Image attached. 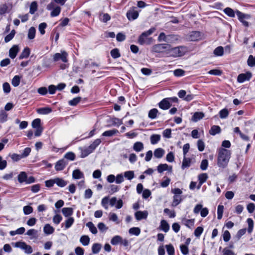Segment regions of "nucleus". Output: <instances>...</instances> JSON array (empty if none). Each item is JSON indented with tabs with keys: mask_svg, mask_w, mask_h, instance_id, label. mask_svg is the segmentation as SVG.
I'll return each mask as SVG.
<instances>
[{
	"mask_svg": "<svg viewBox=\"0 0 255 255\" xmlns=\"http://www.w3.org/2000/svg\"><path fill=\"white\" fill-rule=\"evenodd\" d=\"M143 144L141 142L137 141L134 143L133 149L136 152H139L143 149Z\"/></svg>",
	"mask_w": 255,
	"mask_h": 255,
	"instance_id": "5701e85b",
	"label": "nucleus"
},
{
	"mask_svg": "<svg viewBox=\"0 0 255 255\" xmlns=\"http://www.w3.org/2000/svg\"><path fill=\"white\" fill-rule=\"evenodd\" d=\"M36 29L34 27H31L28 31V38L29 39H33L35 36Z\"/></svg>",
	"mask_w": 255,
	"mask_h": 255,
	"instance_id": "72a5a7b5",
	"label": "nucleus"
},
{
	"mask_svg": "<svg viewBox=\"0 0 255 255\" xmlns=\"http://www.w3.org/2000/svg\"><path fill=\"white\" fill-rule=\"evenodd\" d=\"M158 111L156 109H152L149 111L148 117L151 119H154L156 117Z\"/></svg>",
	"mask_w": 255,
	"mask_h": 255,
	"instance_id": "49530a36",
	"label": "nucleus"
},
{
	"mask_svg": "<svg viewBox=\"0 0 255 255\" xmlns=\"http://www.w3.org/2000/svg\"><path fill=\"white\" fill-rule=\"evenodd\" d=\"M64 157L67 159L73 161L75 159V154L72 152H68L65 154Z\"/></svg>",
	"mask_w": 255,
	"mask_h": 255,
	"instance_id": "13d9d810",
	"label": "nucleus"
},
{
	"mask_svg": "<svg viewBox=\"0 0 255 255\" xmlns=\"http://www.w3.org/2000/svg\"><path fill=\"white\" fill-rule=\"evenodd\" d=\"M160 227L165 232H167L169 230V225L168 223L164 220L161 221Z\"/></svg>",
	"mask_w": 255,
	"mask_h": 255,
	"instance_id": "b1692460",
	"label": "nucleus"
},
{
	"mask_svg": "<svg viewBox=\"0 0 255 255\" xmlns=\"http://www.w3.org/2000/svg\"><path fill=\"white\" fill-rule=\"evenodd\" d=\"M223 255H236L235 253L229 250L227 248H225L223 250Z\"/></svg>",
	"mask_w": 255,
	"mask_h": 255,
	"instance_id": "774afa93",
	"label": "nucleus"
},
{
	"mask_svg": "<svg viewBox=\"0 0 255 255\" xmlns=\"http://www.w3.org/2000/svg\"><path fill=\"white\" fill-rule=\"evenodd\" d=\"M224 11L227 15L231 17H234L235 16L234 11L230 7L225 8Z\"/></svg>",
	"mask_w": 255,
	"mask_h": 255,
	"instance_id": "603ef678",
	"label": "nucleus"
},
{
	"mask_svg": "<svg viewBox=\"0 0 255 255\" xmlns=\"http://www.w3.org/2000/svg\"><path fill=\"white\" fill-rule=\"evenodd\" d=\"M37 112L38 114L46 115L50 113L52 109L49 107H44L37 109Z\"/></svg>",
	"mask_w": 255,
	"mask_h": 255,
	"instance_id": "a878e982",
	"label": "nucleus"
},
{
	"mask_svg": "<svg viewBox=\"0 0 255 255\" xmlns=\"http://www.w3.org/2000/svg\"><path fill=\"white\" fill-rule=\"evenodd\" d=\"M156 29L155 27H151L147 31L142 32L141 35L139 36L138 39V42L140 45L143 44H150L151 43L152 38L151 37H148L149 35L152 34Z\"/></svg>",
	"mask_w": 255,
	"mask_h": 255,
	"instance_id": "7ed1b4c3",
	"label": "nucleus"
},
{
	"mask_svg": "<svg viewBox=\"0 0 255 255\" xmlns=\"http://www.w3.org/2000/svg\"><path fill=\"white\" fill-rule=\"evenodd\" d=\"M119 132V131L116 129H113L112 130H107L104 132L102 134L104 136H112Z\"/></svg>",
	"mask_w": 255,
	"mask_h": 255,
	"instance_id": "c85d7f7f",
	"label": "nucleus"
},
{
	"mask_svg": "<svg viewBox=\"0 0 255 255\" xmlns=\"http://www.w3.org/2000/svg\"><path fill=\"white\" fill-rule=\"evenodd\" d=\"M15 34V31L14 30H12L10 33L5 37L4 41L5 42H8L10 41L13 38Z\"/></svg>",
	"mask_w": 255,
	"mask_h": 255,
	"instance_id": "6e6d98bb",
	"label": "nucleus"
},
{
	"mask_svg": "<svg viewBox=\"0 0 255 255\" xmlns=\"http://www.w3.org/2000/svg\"><path fill=\"white\" fill-rule=\"evenodd\" d=\"M18 51H19V48H18V46L16 45H13L9 49V57L12 59L16 57Z\"/></svg>",
	"mask_w": 255,
	"mask_h": 255,
	"instance_id": "4468645a",
	"label": "nucleus"
},
{
	"mask_svg": "<svg viewBox=\"0 0 255 255\" xmlns=\"http://www.w3.org/2000/svg\"><path fill=\"white\" fill-rule=\"evenodd\" d=\"M67 181H65L62 178H55V184L60 187H63L67 184Z\"/></svg>",
	"mask_w": 255,
	"mask_h": 255,
	"instance_id": "a211bd4d",
	"label": "nucleus"
},
{
	"mask_svg": "<svg viewBox=\"0 0 255 255\" xmlns=\"http://www.w3.org/2000/svg\"><path fill=\"white\" fill-rule=\"evenodd\" d=\"M165 153V150L161 148H156L154 151V156L157 158H161Z\"/></svg>",
	"mask_w": 255,
	"mask_h": 255,
	"instance_id": "2eb2a0df",
	"label": "nucleus"
},
{
	"mask_svg": "<svg viewBox=\"0 0 255 255\" xmlns=\"http://www.w3.org/2000/svg\"><path fill=\"white\" fill-rule=\"evenodd\" d=\"M86 226L89 228L90 232L92 234H96L97 233V229L92 222H88Z\"/></svg>",
	"mask_w": 255,
	"mask_h": 255,
	"instance_id": "c9c22d12",
	"label": "nucleus"
},
{
	"mask_svg": "<svg viewBox=\"0 0 255 255\" xmlns=\"http://www.w3.org/2000/svg\"><path fill=\"white\" fill-rule=\"evenodd\" d=\"M231 157V151L229 150L221 148L219 150L218 156L217 164L219 167L225 168Z\"/></svg>",
	"mask_w": 255,
	"mask_h": 255,
	"instance_id": "f257e3e1",
	"label": "nucleus"
},
{
	"mask_svg": "<svg viewBox=\"0 0 255 255\" xmlns=\"http://www.w3.org/2000/svg\"><path fill=\"white\" fill-rule=\"evenodd\" d=\"M43 231L45 234L50 235L54 232V229L50 225L47 224L44 226Z\"/></svg>",
	"mask_w": 255,
	"mask_h": 255,
	"instance_id": "6ab92c4d",
	"label": "nucleus"
},
{
	"mask_svg": "<svg viewBox=\"0 0 255 255\" xmlns=\"http://www.w3.org/2000/svg\"><path fill=\"white\" fill-rule=\"evenodd\" d=\"M214 54L217 56H221L224 54V48L222 46H218L214 51Z\"/></svg>",
	"mask_w": 255,
	"mask_h": 255,
	"instance_id": "ea45409f",
	"label": "nucleus"
},
{
	"mask_svg": "<svg viewBox=\"0 0 255 255\" xmlns=\"http://www.w3.org/2000/svg\"><path fill=\"white\" fill-rule=\"evenodd\" d=\"M219 115L221 119L226 118L229 115L228 110L226 108L221 110L219 112Z\"/></svg>",
	"mask_w": 255,
	"mask_h": 255,
	"instance_id": "5fc2aeb1",
	"label": "nucleus"
},
{
	"mask_svg": "<svg viewBox=\"0 0 255 255\" xmlns=\"http://www.w3.org/2000/svg\"><path fill=\"white\" fill-rule=\"evenodd\" d=\"M111 56L114 59L118 58L121 56L120 53L118 48H115L112 50L111 51Z\"/></svg>",
	"mask_w": 255,
	"mask_h": 255,
	"instance_id": "a18cd8bd",
	"label": "nucleus"
},
{
	"mask_svg": "<svg viewBox=\"0 0 255 255\" xmlns=\"http://www.w3.org/2000/svg\"><path fill=\"white\" fill-rule=\"evenodd\" d=\"M62 220V217L59 214L55 215L53 218V221L54 224L58 225Z\"/></svg>",
	"mask_w": 255,
	"mask_h": 255,
	"instance_id": "0e129e2a",
	"label": "nucleus"
},
{
	"mask_svg": "<svg viewBox=\"0 0 255 255\" xmlns=\"http://www.w3.org/2000/svg\"><path fill=\"white\" fill-rule=\"evenodd\" d=\"M67 56V53L65 51H62L61 53H56L54 55L53 60L56 62L61 60L62 62L66 63L68 61Z\"/></svg>",
	"mask_w": 255,
	"mask_h": 255,
	"instance_id": "0eeeda50",
	"label": "nucleus"
},
{
	"mask_svg": "<svg viewBox=\"0 0 255 255\" xmlns=\"http://www.w3.org/2000/svg\"><path fill=\"white\" fill-rule=\"evenodd\" d=\"M172 166H168L167 164H160L157 166V171L159 173H161L163 172L164 171L168 170L169 172L172 171Z\"/></svg>",
	"mask_w": 255,
	"mask_h": 255,
	"instance_id": "9b49d317",
	"label": "nucleus"
},
{
	"mask_svg": "<svg viewBox=\"0 0 255 255\" xmlns=\"http://www.w3.org/2000/svg\"><path fill=\"white\" fill-rule=\"evenodd\" d=\"M223 210H224V206L223 205H219L218 207V210H217V214H218V219L219 220L221 219L223 216Z\"/></svg>",
	"mask_w": 255,
	"mask_h": 255,
	"instance_id": "bf43d9fd",
	"label": "nucleus"
},
{
	"mask_svg": "<svg viewBox=\"0 0 255 255\" xmlns=\"http://www.w3.org/2000/svg\"><path fill=\"white\" fill-rule=\"evenodd\" d=\"M37 3L36 1H34L31 3L30 5L29 13L31 14H34L37 10Z\"/></svg>",
	"mask_w": 255,
	"mask_h": 255,
	"instance_id": "4c0bfd02",
	"label": "nucleus"
},
{
	"mask_svg": "<svg viewBox=\"0 0 255 255\" xmlns=\"http://www.w3.org/2000/svg\"><path fill=\"white\" fill-rule=\"evenodd\" d=\"M30 54V49L28 47L25 48L20 55H19V58L22 59L23 58H27Z\"/></svg>",
	"mask_w": 255,
	"mask_h": 255,
	"instance_id": "cd10ccee",
	"label": "nucleus"
},
{
	"mask_svg": "<svg viewBox=\"0 0 255 255\" xmlns=\"http://www.w3.org/2000/svg\"><path fill=\"white\" fill-rule=\"evenodd\" d=\"M62 212L65 217H67L73 214V210L71 208H63L62 209Z\"/></svg>",
	"mask_w": 255,
	"mask_h": 255,
	"instance_id": "aec40b11",
	"label": "nucleus"
},
{
	"mask_svg": "<svg viewBox=\"0 0 255 255\" xmlns=\"http://www.w3.org/2000/svg\"><path fill=\"white\" fill-rule=\"evenodd\" d=\"M187 47L184 46H177L174 48H168L166 50V55L168 57H177L184 55L187 51Z\"/></svg>",
	"mask_w": 255,
	"mask_h": 255,
	"instance_id": "f03ea898",
	"label": "nucleus"
},
{
	"mask_svg": "<svg viewBox=\"0 0 255 255\" xmlns=\"http://www.w3.org/2000/svg\"><path fill=\"white\" fill-rule=\"evenodd\" d=\"M252 76V73L250 72L240 74L238 76L237 81L239 83H243L246 81L250 80Z\"/></svg>",
	"mask_w": 255,
	"mask_h": 255,
	"instance_id": "6e6552de",
	"label": "nucleus"
},
{
	"mask_svg": "<svg viewBox=\"0 0 255 255\" xmlns=\"http://www.w3.org/2000/svg\"><path fill=\"white\" fill-rule=\"evenodd\" d=\"M80 242L83 246H87L89 244L90 238L88 236L83 235L80 238Z\"/></svg>",
	"mask_w": 255,
	"mask_h": 255,
	"instance_id": "7c9ffc66",
	"label": "nucleus"
},
{
	"mask_svg": "<svg viewBox=\"0 0 255 255\" xmlns=\"http://www.w3.org/2000/svg\"><path fill=\"white\" fill-rule=\"evenodd\" d=\"M148 216V213L146 211H137L135 213V217L137 220L146 219Z\"/></svg>",
	"mask_w": 255,
	"mask_h": 255,
	"instance_id": "ddd939ff",
	"label": "nucleus"
},
{
	"mask_svg": "<svg viewBox=\"0 0 255 255\" xmlns=\"http://www.w3.org/2000/svg\"><path fill=\"white\" fill-rule=\"evenodd\" d=\"M237 15L239 20L245 26L248 27L249 26V23L246 20L249 19L251 18L250 15L243 13L239 11H237Z\"/></svg>",
	"mask_w": 255,
	"mask_h": 255,
	"instance_id": "423d86ee",
	"label": "nucleus"
},
{
	"mask_svg": "<svg viewBox=\"0 0 255 255\" xmlns=\"http://www.w3.org/2000/svg\"><path fill=\"white\" fill-rule=\"evenodd\" d=\"M135 7L129 9L127 13V16L128 20H132L136 19L138 16V12L135 10Z\"/></svg>",
	"mask_w": 255,
	"mask_h": 255,
	"instance_id": "1a4fd4ad",
	"label": "nucleus"
},
{
	"mask_svg": "<svg viewBox=\"0 0 255 255\" xmlns=\"http://www.w3.org/2000/svg\"><path fill=\"white\" fill-rule=\"evenodd\" d=\"M182 201L181 196L178 195H174L173 200L172 203V207H176Z\"/></svg>",
	"mask_w": 255,
	"mask_h": 255,
	"instance_id": "f704fd0d",
	"label": "nucleus"
},
{
	"mask_svg": "<svg viewBox=\"0 0 255 255\" xmlns=\"http://www.w3.org/2000/svg\"><path fill=\"white\" fill-rule=\"evenodd\" d=\"M159 107L163 110H167L170 108L172 106L171 104L170 103L168 99L165 98L163 99L159 104Z\"/></svg>",
	"mask_w": 255,
	"mask_h": 255,
	"instance_id": "9d476101",
	"label": "nucleus"
},
{
	"mask_svg": "<svg viewBox=\"0 0 255 255\" xmlns=\"http://www.w3.org/2000/svg\"><path fill=\"white\" fill-rule=\"evenodd\" d=\"M73 178L74 179H80L84 177L83 173L79 169H76L73 171L72 174Z\"/></svg>",
	"mask_w": 255,
	"mask_h": 255,
	"instance_id": "bb28decb",
	"label": "nucleus"
},
{
	"mask_svg": "<svg viewBox=\"0 0 255 255\" xmlns=\"http://www.w3.org/2000/svg\"><path fill=\"white\" fill-rule=\"evenodd\" d=\"M247 62L248 65L250 67H253L255 65V59L254 56L252 55L249 56Z\"/></svg>",
	"mask_w": 255,
	"mask_h": 255,
	"instance_id": "338daca9",
	"label": "nucleus"
},
{
	"mask_svg": "<svg viewBox=\"0 0 255 255\" xmlns=\"http://www.w3.org/2000/svg\"><path fill=\"white\" fill-rule=\"evenodd\" d=\"M208 178V175L206 173H202L198 175V180L199 184L202 185L204 182H206Z\"/></svg>",
	"mask_w": 255,
	"mask_h": 255,
	"instance_id": "e433bc0d",
	"label": "nucleus"
},
{
	"mask_svg": "<svg viewBox=\"0 0 255 255\" xmlns=\"http://www.w3.org/2000/svg\"><path fill=\"white\" fill-rule=\"evenodd\" d=\"M74 219L73 217H69L68 218L64 223L65 229H67L69 228L74 223Z\"/></svg>",
	"mask_w": 255,
	"mask_h": 255,
	"instance_id": "79ce46f5",
	"label": "nucleus"
},
{
	"mask_svg": "<svg viewBox=\"0 0 255 255\" xmlns=\"http://www.w3.org/2000/svg\"><path fill=\"white\" fill-rule=\"evenodd\" d=\"M46 26L47 24L45 22L41 23L39 25L38 29L42 35H43L45 33V29L46 28Z\"/></svg>",
	"mask_w": 255,
	"mask_h": 255,
	"instance_id": "69168bd1",
	"label": "nucleus"
},
{
	"mask_svg": "<svg viewBox=\"0 0 255 255\" xmlns=\"http://www.w3.org/2000/svg\"><path fill=\"white\" fill-rule=\"evenodd\" d=\"M23 210L25 215H29L33 212V208L30 206H25L23 207Z\"/></svg>",
	"mask_w": 255,
	"mask_h": 255,
	"instance_id": "e2e57ef3",
	"label": "nucleus"
},
{
	"mask_svg": "<svg viewBox=\"0 0 255 255\" xmlns=\"http://www.w3.org/2000/svg\"><path fill=\"white\" fill-rule=\"evenodd\" d=\"M67 163L64 159L59 160L56 163L55 168L56 170L60 171L64 169Z\"/></svg>",
	"mask_w": 255,
	"mask_h": 255,
	"instance_id": "f8f14e48",
	"label": "nucleus"
},
{
	"mask_svg": "<svg viewBox=\"0 0 255 255\" xmlns=\"http://www.w3.org/2000/svg\"><path fill=\"white\" fill-rule=\"evenodd\" d=\"M101 245L100 244H99V243H95V244H94L92 246V252L93 254H98L101 249Z\"/></svg>",
	"mask_w": 255,
	"mask_h": 255,
	"instance_id": "a19ab883",
	"label": "nucleus"
},
{
	"mask_svg": "<svg viewBox=\"0 0 255 255\" xmlns=\"http://www.w3.org/2000/svg\"><path fill=\"white\" fill-rule=\"evenodd\" d=\"M61 11V8L57 6L56 7L54 8L53 10L51 11L50 15L51 17H55L58 16Z\"/></svg>",
	"mask_w": 255,
	"mask_h": 255,
	"instance_id": "37998d69",
	"label": "nucleus"
},
{
	"mask_svg": "<svg viewBox=\"0 0 255 255\" xmlns=\"http://www.w3.org/2000/svg\"><path fill=\"white\" fill-rule=\"evenodd\" d=\"M165 248L168 255H174V248L171 244L166 245Z\"/></svg>",
	"mask_w": 255,
	"mask_h": 255,
	"instance_id": "3c124183",
	"label": "nucleus"
},
{
	"mask_svg": "<svg viewBox=\"0 0 255 255\" xmlns=\"http://www.w3.org/2000/svg\"><path fill=\"white\" fill-rule=\"evenodd\" d=\"M182 223L188 228H191L194 225V219H187L183 218Z\"/></svg>",
	"mask_w": 255,
	"mask_h": 255,
	"instance_id": "412c9836",
	"label": "nucleus"
},
{
	"mask_svg": "<svg viewBox=\"0 0 255 255\" xmlns=\"http://www.w3.org/2000/svg\"><path fill=\"white\" fill-rule=\"evenodd\" d=\"M203 35V34L200 31H193L190 32L186 36V38L190 41H196L201 40Z\"/></svg>",
	"mask_w": 255,
	"mask_h": 255,
	"instance_id": "20e7f679",
	"label": "nucleus"
},
{
	"mask_svg": "<svg viewBox=\"0 0 255 255\" xmlns=\"http://www.w3.org/2000/svg\"><path fill=\"white\" fill-rule=\"evenodd\" d=\"M174 75L176 77L183 76L185 74V71L181 69H177L173 71Z\"/></svg>",
	"mask_w": 255,
	"mask_h": 255,
	"instance_id": "052dcab7",
	"label": "nucleus"
},
{
	"mask_svg": "<svg viewBox=\"0 0 255 255\" xmlns=\"http://www.w3.org/2000/svg\"><path fill=\"white\" fill-rule=\"evenodd\" d=\"M128 232L131 235L138 236L140 233V230L138 227H132L129 230Z\"/></svg>",
	"mask_w": 255,
	"mask_h": 255,
	"instance_id": "c03bdc74",
	"label": "nucleus"
},
{
	"mask_svg": "<svg viewBox=\"0 0 255 255\" xmlns=\"http://www.w3.org/2000/svg\"><path fill=\"white\" fill-rule=\"evenodd\" d=\"M170 45L169 44H157L153 45L152 47V51L155 53L165 52L168 48H170Z\"/></svg>",
	"mask_w": 255,
	"mask_h": 255,
	"instance_id": "39448f33",
	"label": "nucleus"
},
{
	"mask_svg": "<svg viewBox=\"0 0 255 255\" xmlns=\"http://www.w3.org/2000/svg\"><path fill=\"white\" fill-rule=\"evenodd\" d=\"M20 78L18 75H15L11 81V84L14 87H16L19 85Z\"/></svg>",
	"mask_w": 255,
	"mask_h": 255,
	"instance_id": "09e8293b",
	"label": "nucleus"
},
{
	"mask_svg": "<svg viewBox=\"0 0 255 255\" xmlns=\"http://www.w3.org/2000/svg\"><path fill=\"white\" fill-rule=\"evenodd\" d=\"M160 140L159 134H152L150 136V142L152 144H155Z\"/></svg>",
	"mask_w": 255,
	"mask_h": 255,
	"instance_id": "2f4dec72",
	"label": "nucleus"
},
{
	"mask_svg": "<svg viewBox=\"0 0 255 255\" xmlns=\"http://www.w3.org/2000/svg\"><path fill=\"white\" fill-rule=\"evenodd\" d=\"M12 245L15 248H18L22 250H24L26 244L24 242H17L15 243H12Z\"/></svg>",
	"mask_w": 255,
	"mask_h": 255,
	"instance_id": "de8ad7c7",
	"label": "nucleus"
},
{
	"mask_svg": "<svg viewBox=\"0 0 255 255\" xmlns=\"http://www.w3.org/2000/svg\"><path fill=\"white\" fill-rule=\"evenodd\" d=\"M184 158L182 161V164L181 166V168L183 169H184L186 168H188L190 166L191 164V159L189 158H186L185 156H184Z\"/></svg>",
	"mask_w": 255,
	"mask_h": 255,
	"instance_id": "4be33fe9",
	"label": "nucleus"
},
{
	"mask_svg": "<svg viewBox=\"0 0 255 255\" xmlns=\"http://www.w3.org/2000/svg\"><path fill=\"white\" fill-rule=\"evenodd\" d=\"M41 120L40 119H36L34 120L32 122V127L33 128H37L41 127L40 126Z\"/></svg>",
	"mask_w": 255,
	"mask_h": 255,
	"instance_id": "680f3d73",
	"label": "nucleus"
},
{
	"mask_svg": "<svg viewBox=\"0 0 255 255\" xmlns=\"http://www.w3.org/2000/svg\"><path fill=\"white\" fill-rule=\"evenodd\" d=\"M101 140L99 138H97L95 139L92 143H91L89 146V149H91L92 151H93L96 147L101 143Z\"/></svg>",
	"mask_w": 255,
	"mask_h": 255,
	"instance_id": "473e14b6",
	"label": "nucleus"
},
{
	"mask_svg": "<svg viewBox=\"0 0 255 255\" xmlns=\"http://www.w3.org/2000/svg\"><path fill=\"white\" fill-rule=\"evenodd\" d=\"M81 150V155L80 157L81 158H85L89 155L90 153L93 152L91 149H89V147H87L85 148H80Z\"/></svg>",
	"mask_w": 255,
	"mask_h": 255,
	"instance_id": "dca6fc26",
	"label": "nucleus"
},
{
	"mask_svg": "<svg viewBox=\"0 0 255 255\" xmlns=\"http://www.w3.org/2000/svg\"><path fill=\"white\" fill-rule=\"evenodd\" d=\"M125 177L128 180H131L134 176V172L133 171H128L124 173Z\"/></svg>",
	"mask_w": 255,
	"mask_h": 255,
	"instance_id": "4d7b16f0",
	"label": "nucleus"
},
{
	"mask_svg": "<svg viewBox=\"0 0 255 255\" xmlns=\"http://www.w3.org/2000/svg\"><path fill=\"white\" fill-rule=\"evenodd\" d=\"M221 131V128L219 126H213L210 130H209V133L211 135H215L216 134L220 133Z\"/></svg>",
	"mask_w": 255,
	"mask_h": 255,
	"instance_id": "f3484780",
	"label": "nucleus"
},
{
	"mask_svg": "<svg viewBox=\"0 0 255 255\" xmlns=\"http://www.w3.org/2000/svg\"><path fill=\"white\" fill-rule=\"evenodd\" d=\"M27 179V174L25 172H21L18 175V181L20 183L25 182Z\"/></svg>",
	"mask_w": 255,
	"mask_h": 255,
	"instance_id": "c756f323",
	"label": "nucleus"
},
{
	"mask_svg": "<svg viewBox=\"0 0 255 255\" xmlns=\"http://www.w3.org/2000/svg\"><path fill=\"white\" fill-rule=\"evenodd\" d=\"M122 241V238L120 236H116L114 237L111 241V243L113 245H117L119 243H121V241Z\"/></svg>",
	"mask_w": 255,
	"mask_h": 255,
	"instance_id": "58836bf2",
	"label": "nucleus"
},
{
	"mask_svg": "<svg viewBox=\"0 0 255 255\" xmlns=\"http://www.w3.org/2000/svg\"><path fill=\"white\" fill-rule=\"evenodd\" d=\"M81 100V97H78L73 99L72 100L69 101L68 103L70 106H75L80 102Z\"/></svg>",
	"mask_w": 255,
	"mask_h": 255,
	"instance_id": "8fccbe9b",
	"label": "nucleus"
},
{
	"mask_svg": "<svg viewBox=\"0 0 255 255\" xmlns=\"http://www.w3.org/2000/svg\"><path fill=\"white\" fill-rule=\"evenodd\" d=\"M204 117V114L202 112H196L192 116V121L194 122H197L202 119Z\"/></svg>",
	"mask_w": 255,
	"mask_h": 255,
	"instance_id": "393cba45",
	"label": "nucleus"
},
{
	"mask_svg": "<svg viewBox=\"0 0 255 255\" xmlns=\"http://www.w3.org/2000/svg\"><path fill=\"white\" fill-rule=\"evenodd\" d=\"M247 223L248 224V232L249 233H251L253 231L254 228V222L251 218H248L247 219Z\"/></svg>",
	"mask_w": 255,
	"mask_h": 255,
	"instance_id": "864d4df0",
	"label": "nucleus"
}]
</instances>
